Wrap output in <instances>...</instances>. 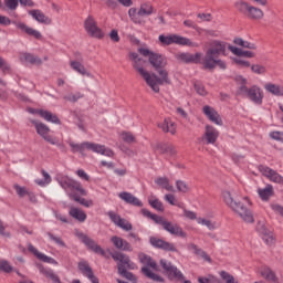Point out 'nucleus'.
Masks as SVG:
<instances>
[{"label":"nucleus","mask_w":283,"mask_h":283,"mask_svg":"<svg viewBox=\"0 0 283 283\" xmlns=\"http://www.w3.org/2000/svg\"><path fill=\"white\" fill-rule=\"evenodd\" d=\"M31 125H34L35 132L41 138H43L50 145H56V138L50 135V126L39 122L36 119H30Z\"/></svg>","instance_id":"nucleus-12"},{"label":"nucleus","mask_w":283,"mask_h":283,"mask_svg":"<svg viewBox=\"0 0 283 283\" xmlns=\"http://www.w3.org/2000/svg\"><path fill=\"white\" fill-rule=\"evenodd\" d=\"M38 268L40 269V273H42V275H45V277H49V280H51L53 283H62L61 277H59V275H56L53 270H46L41 264L38 265Z\"/></svg>","instance_id":"nucleus-31"},{"label":"nucleus","mask_w":283,"mask_h":283,"mask_svg":"<svg viewBox=\"0 0 283 283\" xmlns=\"http://www.w3.org/2000/svg\"><path fill=\"white\" fill-rule=\"evenodd\" d=\"M4 6L9 10H17L19 8V0H4Z\"/></svg>","instance_id":"nucleus-58"},{"label":"nucleus","mask_w":283,"mask_h":283,"mask_svg":"<svg viewBox=\"0 0 283 283\" xmlns=\"http://www.w3.org/2000/svg\"><path fill=\"white\" fill-rule=\"evenodd\" d=\"M72 70L81 74L82 76H87L88 78H94V75L90 72H87V69H85V65H83V62H71L70 63Z\"/></svg>","instance_id":"nucleus-26"},{"label":"nucleus","mask_w":283,"mask_h":283,"mask_svg":"<svg viewBox=\"0 0 283 283\" xmlns=\"http://www.w3.org/2000/svg\"><path fill=\"white\" fill-rule=\"evenodd\" d=\"M190 249L193 251L195 255H199V258H202L203 260H206V262H212L211 256H209V254L206 251L200 249L195 243L190 244Z\"/></svg>","instance_id":"nucleus-36"},{"label":"nucleus","mask_w":283,"mask_h":283,"mask_svg":"<svg viewBox=\"0 0 283 283\" xmlns=\"http://www.w3.org/2000/svg\"><path fill=\"white\" fill-rule=\"evenodd\" d=\"M159 43H161V45H174L175 43L176 45H188V48L196 46V43H193L190 39L178 34H161L159 35Z\"/></svg>","instance_id":"nucleus-9"},{"label":"nucleus","mask_w":283,"mask_h":283,"mask_svg":"<svg viewBox=\"0 0 283 283\" xmlns=\"http://www.w3.org/2000/svg\"><path fill=\"white\" fill-rule=\"evenodd\" d=\"M262 277H264V280H266L268 282H277V276H275V272H273V270H271L270 268H265L262 272H261Z\"/></svg>","instance_id":"nucleus-41"},{"label":"nucleus","mask_w":283,"mask_h":283,"mask_svg":"<svg viewBox=\"0 0 283 283\" xmlns=\"http://www.w3.org/2000/svg\"><path fill=\"white\" fill-rule=\"evenodd\" d=\"M258 169H259L260 174H262V176H264L265 178H269V176H271V172L273 171L272 168H270L269 166H265V165H259Z\"/></svg>","instance_id":"nucleus-56"},{"label":"nucleus","mask_w":283,"mask_h":283,"mask_svg":"<svg viewBox=\"0 0 283 283\" xmlns=\"http://www.w3.org/2000/svg\"><path fill=\"white\" fill-rule=\"evenodd\" d=\"M69 216L77 220L78 222H85L87 220V213L78 208H71L69 211Z\"/></svg>","instance_id":"nucleus-30"},{"label":"nucleus","mask_w":283,"mask_h":283,"mask_svg":"<svg viewBox=\"0 0 283 283\" xmlns=\"http://www.w3.org/2000/svg\"><path fill=\"white\" fill-rule=\"evenodd\" d=\"M76 235L88 251H92L93 253H96V255H102V258H105L106 252L98 243H96V241H94V239L90 238L83 232H77Z\"/></svg>","instance_id":"nucleus-11"},{"label":"nucleus","mask_w":283,"mask_h":283,"mask_svg":"<svg viewBox=\"0 0 283 283\" xmlns=\"http://www.w3.org/2000/svg\"><path fill=\"white\" fill-rule=\"evenodd\" d=\"M111 241L113 242V244L116 249H118L119 251L123 250V243L125 242V239L114 235V237H112Z\"/></svg>","instance_id":"nucleus-51"},{"label":"nucleus","mask_w":283,"mask_h":283,"mask_svg":"<svg viewBox=\"0 0 283 283\" xmlns=\"http://www.w3.org/2000/svg\"><path fill=\"white\" fill-rule=\"evenodd\" d=\"M234 8H237L240 14L251 19V21H260V19H264V11L258 7H253L244 1H238L234 3Z\"/></svg>","instance_id":"nucleus-6"},{"label":"nucleus","mask_w":283,"mask_h":283,"mask_svg":"<svg viewBox=\"0 0 283 283\" xmlns=\"http://www.w3.org/2000/svg\"><path fill=\"white\" fill-rule=\"evenodd\" d=\"M46 235L50 238V240H52V242H55V244H57L59 247H62V248L66 247L64 240L61 239L60 237H54L52 232H46Z\"/></svg>","instance_id":"nucleus-53"},{"label":"nucleus","mask_w":283,"mask_h":283,"mask_svg":"<svg viewBox=\"0 0 283 283\" xmlns=\"http://www.w3.org/2000/svg\"><path fill=\"white\" fill-rule=\"evenodd\" d=\"M160 266L164 269L165 275H167L168 280H177L178 282H184L185 274L177 266L171 264L165 259L160 260Z\"/></svg>","instance_id":"nucleus-10"},{"label":"nucleus","mask_w":283,"mask_h":283,"mask_svg":"<svg viewBox=\"0 0 283 283\" xmlns=\"http://www.w3.org/2000/svg\"><path fill=\"white\" fill-rule=\"evenodd\" d=\"M165 231L170 233V235H176L177 238H187V232H185L178 223H172L171 221L165 220L163 217L159 223Z\"/></svg>","instance_id":"nucleus-14"},{"label":"nucleus","mask_w":283,"mask_h":283,"mask_svg":"<svg viewBox=\"0 0 283 283\" xmlns=\"http://www.w3.org/2000/svg\"><path fill=\"white\" fill-rule=\"evenodd\" d=\"M139 54L142 56H148V63L153 67L156 73H150V90L158 94L160 92V86L158 85H171V78H169V72L165 70L168 65L167 56L160 53H156L150 51L149 49L139 48L138 49Z\"/></svg>","instance_id":"nucleus-1"},{"label":"nucleus","mask_w":283,"mask_h":283,"mask_svg":"<svg viewBox=\"0 0 283 283\" xmlns=\"http://www.w3.org/2000/svg\"><path fill=\"white\" fill-rule=\"evenodd\" d=\"M176 59L179 63H186L187 65H189V63L200 65V63H202V53H178Z\"/></svg>","instance_id":"nucleus-15"},{"label":"nucleus","mask_w":283,"mask_h":283,"mask_svg":"<svg viewBox=\"0 0 283 283\" xmlns=\"http://www.w3.org/2000/svg\"><path fill=\"white\" fill-rule=\"evenodd\" d=\"M84 28L87 34L94 39H103L105 36V33H103V30L96 25V20H94V17L92 15H88L84 21Z\"/></svg>","instance_id":"nucleus-13"},{"label":"nucleus","mask_w":283,"mask_h":283,"mask_svg":"<svg viewBox=\"0 0 283 283\" xmlns=\"http://www.w3.org/2000/svg\"><path fill=\"white\" fill-rule=\"evenodd\" d=\"M149 243L151 244V247H154V249H161V251H171L172 253H176L178 251L174 243L167 242L156 237H150Z\"/></svg>","instance_id":"nucleus-16"},{"label":"nucleus","mask_w":283,"mask_h":283,"mask_svg":"<svg viewBox=\"0 0 283 283\" xmlns=\"http://www.w3.org/2000/svg\"><path fill=\"white\" fill-rule=\"evenodd\" d=\"M0 70H2L3 74L9 73L11 70L10 64L7 63L2 56H0Z\"/></svg>","instance_id":"nucleus-59"},{"label":"nucleus","mask_w":283,"mask_h":283,"mask_svg":"<svg viewBox=\"0 0 283 283\" xmlns=\"http://www.w3.org/2000/svg\"><path fill=\"white\" fill-rule=\"evenodd\" d=\"M28 249H29L30 253H33V255H35V258H38V260H41V262H46V264H59V262L56 260H54V258L48 256V255L39 252V250L36 248H34V245H32V243H29Z\"/></svg>","instance_id":"nucleus-23"},{"label":"nucleus","mask_w":283,"mask_h":283,"mask_svg":"<svg viewBox=\"0 0 283 283\" xmlns=\"http://www.w3.org/2000/svg\"><path fill=\"white\" fill-rule=\"evenodd\" d=\"M142 214L144 216V218H149L150 220H153L156 224H158L163 219V217L151 213V211L147 210L146 208L142 209Z\"/></svg>","instance_id":"nucleus-42"},{"label":"nucleus","mask_w":283,"mask_h":283,"mask_svg":"<svg viewBox=\"0 0 283 283\" xmlns=\"http://www.w3.org/2000/svg\"><path fill=\"white\" fill-rule=\"evenodd\" d=\"M129 60L133 61V67L140 74V76L144 78V81L147 83L148 87H151V83L154 80H151V73L147 72L143 67V63H145V60L143 57H138V53L130 52L129 53Z\"/></svg>","instance_id":"nucleus-8"},{"label":"nucleus","mask_w":283,"mask_h":283,"mask_svg":"<svg viewBox=\"0 0 283 283\" xmlns=\"http://www.w3.org/2000/svg\"><path fill=\"white\" fill-rule=\"evenodd\" d=\"M13 189L17 191V195L19 198H25L28 196L29 191L25 189V187L19 186V184L13 185Z\"/></svg>","instance_id":"nucleus-52"},{"label":"nucleus","mask_w":283,"mask_h":283,"mask_svg":"<svg viewBox=\"0 0 283 283\" xmlns=\"http://www.w3.org/2000/svg\"><path fill=\"white\" fill-rule=\"evenodd\" d=\"M70 147L72 148L73 154H81V156H85V150L93 151V154H101L102 156H107L108 158H113L114 150L105 147V145L94 144L92 142H84L82 144L71 143Z\"/></svg>","instance_id":"nucleus-4"},{"label":"nucleus","mask_w":283,"mask_h":283,"mask_svg":"<svg viewBox=\"0 0 283 283\" xmlns=\"http://www.w3.org/2000/svg\"><path fill=\"white\" fill-rule=\"evenodd\" d=\"M222 196L227 207H230L234 213H238L240 218L244 220V222H254L253 213L250 212L247 207H244V203L233 199V196H231L230 191H223Z\"/></svg>","instance_id":"nucleus-5"},{"label":"nucleus","mask_w":283,"mask_h":283,"mask_svg":"<svg viewBox=\"0 0 283 283\" xmlns=\"http://www.w3.org/2000/svg\"><path fill=\"white\" fill-rule=\"evenodd\" d=\"M142 273H144L146 277H149V280H154V282H165V279H163V276L151 272V270H149V268L147 266L142 268Z\"/></svg>","instance_id":"nucleus-37"},{"label":"nucleus","mask_w":283,"mask_h":283,"mask_svg":"<svg viewBox=\"0 0 283 283\" xmlns=\"http://www.w3.org/2000/svg\"><path fill=\"white\" fill-rule=\"evenodd\" d=\"M148 203L150 205V207H153V209H156V211H160V212L165 211V207L163 206V202L158 199H155V200L149 199Z\"/></svg>","instance_id":"nucleus-48"},{"label":"nucleus","mask_w":283,"mask_h":283,"mask_svg":"<svg viewBox=\"0 0 283 283\" xmlns=\"http://www.w3.org/2000/svg\"><path fill=\"white\" fill-rule=\"evenodd\" d=\"M40 117L45 119L46 123H53V125H61V119L59 118V116L50 111L44 109L43 112H40Z\"/></svg>","instance_id":"nucleus-28"},{"label":"nucleus","mask_w":283,"mask_h":283,"mask_svg":"<svg viewBox=\"0 0 283 283\" xmlns=\"http://www.w3.org/2000/svg\"><path fill=\"white\" fill-rule=\"evenodd\" d=\"M202 112L211 123H214V125H223L222 117H220V114L217 113L213 107L206 105L203 106Z\"/></svg>","instance_id":"nucleus-20"},{"label":"nucleus","mask_w":283,"mask_h":283,"mask_svg":"<svg viewBox=\"0 0 283 283\" xmlns=\"http://www.w3.org/2000/svg\"><path fill=\"white\" fill-rule=\"evenodd\" d=\"M111 258L117 262V271L122 277H125V280H128L129 282H136V276L134 273L127 271V269L130 271L136 269V263L132 261L129 255L123 252H113L111 253Z\"/></svg>","instance_id":"nucleus-3"},{"label":"nucleus","mask_w":283,"mask_h":283,"mask_svg":"<svg viewBox=\"0 0 283 283\" xmlns=\"http://www.w3.org/2000/svg\"><path fill=\"white\" fill-rule=\"evenodd\" d=\"M107 216L112 220V222H114V224L119 227V229H123L124 231H132V229H133L132 223H129V222L125 223V219L120 218V216L116 214V212L108 211Z\"/></svg>","instance_id":"nucleus-21"},{"label":"nucleus","mask_w":283,"mask_h":283,"mask_svg":"<svg viewBox=\"0 0 283 283\" xmlns=\"http://www.w3.org/2000/svg\"><path fill=\"white\" fill-rule=\"evenodd\" d=\"M128 17L133 23H140V20L138 18L140 15L138 14V10L136 8H130L128 10Z\"/></svg>","instance_id":"nucleus-46"},{"label":"nucleus","mask_w":283,"mask_h":283,"mask_svg":"<svg viewBox=\"0 0 283 283\" xmlns=\"http://www.w3.org/2000/svg\"><path fill=\"white\" fill-rule=\"evenodd\" d=\"M138 258H139V262H140L142 264H145L146 266L149 264V262H150V260H151V256H149V255H147V254H145V253H140V254L138 255Z\"/></svg>","instance_id":"nucleus-63"},{"label":"nucleus","mask_w":283,"mask_h":283,"mask_svg":"<svg viewBox=\"0 0 283 283\" xmlns=\"http://www.w3.org/2000/svg\"><path fill=\"white\" fill-rule=\"evenodd\" d=\"M77 269L81 271L82 275H85V277H92V274L94 273V270H92V266H90L87 261L78 262Z\"/></svg>","instance_id":"nucleus-33"},{"label":"nucleus","mask_w":283,"mask_h":283,"mask_svg":"<svg viewBox=\"0 0 283 283\" xmlns=\"http://www.w3.org/2000/svg\"><path fill=\"white\" fill-rule=\"evenodd\" d=\"M193 87H195L197 94H199V96H207V88H205V84L202 82L195 81Z\"/></svg>","instance_id":"nucleus-44"},{"label":"nucleus","mask_w":283,"mask_h":283,"mask_svg":"<svg viewBox=\"0 0 283 283\" xmlns=\"http://www.w3.org/2000/svg\"><path fill=\"white\" fill-rule=\"evenodd\" d=\"M13 25H15L18 30H21V32H24L29 36H33V39H36L38 41L43 39V34H41L36 29L28 27L24 22L13 21Z\"/></svg>","instance_id":"nucleus-18"},{"label":"nucleus","mask_w":283,"mask_h":283,"mask_svg":"<svg viewBox=\"0 0 283 283\" xmlns=\"http://www.w3.org/2000/svg\"><path fill=\"white\" fill-rule=\"evenodd\" d=\"M83 93L71 94L66 97V101H70L71 103H76L80 101V98H83Z\"/></svg>","instance_id":"nucleus-61"},{"label":"nucleus","mask_w":283,"mask_h":283,"mask_svg":"<svg viewBox=\"0 0 283 283\" xmlns=\"http://www.w3.org/2000/svg\"><path fill=\"white\" fill-rule=\"evenodd\" d=\"M0 271H3V273H12L14 271V268L10 265V263L6 260L0 261Z\"/></svg>","instance_id":"nucleus-50"},{"label":"nucleus","mask_w":283,"mask_h":283,"mask_svg":"<svg viewBox=\"0 0 283 283\" xmlns=\"http://www.w3.org/2000/svg\"><path fill=\"white\" fill-rule=\"evenodd\" d=\"M258 193L263 202H269L271 197L274 196L275 191L273 190V186L271 184H268L265 188H259Z\"/></svg>","instance_id":"nucleus-25"},{"label":"nucleus","mask_w":283,"mask_h":283,"mask_svg":"<svg viewBox=\"0 0 283 283\" xmlns=\"http://www.w3.org/2000/svg\"><path fill=\"white\" fill-rule=\"evenodd\" d=\"M176 188L180 193H189V191H191V188L189 187V185L186 184V181L184 180H177Z\"/></svg>","instance_id":"nucleus-43"},{"label":"nucleus","mask_w":283,"mask_h":283,"mask_svg":"<svg viewBox=\"0 0 283 283\" xmlns=\"http://www.w3.org/2000/svg\"><path fill=\"white\" fill-rule=\"evenodd\" d=\"M159 129H163L165 134H176V124L171 119L166 118L161 124H158Z\"/></svg>","instance_id":"nucleus-27"},{"label":"nucleus","mask_w":283,"mask_h":283,"mask_svg":"<svg viewBox=\"0 0 283 283\" xmlns=\"http://www.w3.org/2000/svg\"><path fill=\"white\" fill-rule=\"evenodd\" d=\"M233 43L234 45H240V48H247L248 50H258L255 43L244 41L242 38H234Z\"/></svg>","instance_id":"nucleus-39"},{"label":"nucleus","mask_w":283,"mask_h":283,"mask_svg":"<svg viewBox=\"0 0 283 283\" xmlns=\"http://www.w3.org/2000/svg\"><path fill=\"white\" fill-rule=\"evenodd\" d=\"M251 72H253V74H266V66L262 64H252Z\"/></svg>","instance_id":"nucleus-49"},{"label":"nucleus","mask_w":283,"mask_h":283,"mask_svg":"<svg viewBox=\"0 0 283 283\" xmlns=\"http://www.w3.org/2000/svg\"><path fill=\"white\" fill-rule=\"evenodd\" d=\"M57 182L64 191H72L71 193H74V191H77L80 196H87V190L83 188V185L80 181H76L69 176H62L57 178Z\"/></svg>","instance_id":"nucleus-7"},{"label":"nucleus","mask_w":283,"mask_h":283,"mask_svg":"<svg viewBox=\"0 0 283 283\" xmlns=\"http://www.w3.org/2000/svg\"><path fill=\"white\" fill-rule=\"evenodd\" d=\"M239 78H241V83H242V85L239 88V92L240 94H244L245 97H248L251 88L247 87V78L242 75H240Z\"/></svg>","instance_id":"nucleus-47"},{"label":"nucleus","mask_w":283,"mask_h":283,"mask_svg":"<svg viewBox=\"0 0 283 283\" xmlns=\"http://www.w3.org/2000/svg\"><path fill=\"white\" fill-rule=\"evenodd\" d=\"M220 55L227 56V42L214 40L202 60V70L213 72L217 66L227 70V62L218 59Z\"/></svg>","instance_id":"nucleus-2"},{"label":"nucleus","mask_w":283,"mask_h":283,"mask_svg":"<svg viewBox=\"0 0 283 283\" xmlns=\"http://www.w3.org/2000/svg\"><path fill=\"white\" fill-rule=\"evenodd\" d=\"M270 136L273 140H279L280 143H283V132H272Z\"/></svg>","instance_id":"nucleus-64"},{"label":"nucleus","mask_w":283,"mask_h":283,"mask_svg":"<svg viewBox=\"0 0 283 283\" xmlns=\"http://www.w3.org/2000/svg\"><path fill=\"white\" fill-rule=\"evenodd\" d=\"M119 198L124 200L127 205H132L133 207H143V201L132 195L130 192L123 191L119 193Z\"/></svg>","instance_id":"nucleus-24"},{"label":"nucleus","mask_w":283,"mask_h":283,"mask_svg":"<svg viewBox=\"0 0 283 283\" xmlns=\"http://www.w3.org/2000/svg\"><path fill=\"white\" fill-rule=\"evenodd\" d=\"M247 98H249L251 103H254V105H262L264 101V92L262 91V88H260V86L253 85L250 88Z\"/></svg>","instance_id":"nucleus-17"},{"label":"nucleus","mask_w":283,"mask_h":283,"mask_svg":"<svg viewBox=\"0 0 283 283\" xmlns=\"http://www.w3.org/2000/svg\"><path fill=\"white\" fill-rule=\"evenodd\" d=\"M219 136H220V132H218L216 127L211 125L206 126V132L203 135V140H206V145H216Z\"/></svg>","instance_id":"nucleus-19"},{"label":"nucleus","mask_w":283,"mask_h":283,"mask_svg":"<svg viewBox=\"0 0 283 283\" xmlns=\"http://www.w3.org/2000/svg\"><path fill=\"white\" fill-rule=\"evenodd\" d=\"M270 207L274 213H277L283 218V207L280 203H272Z\"/></svg>","instance_id":"nucleus-62"},{"label":"nucleus","mask_w":283,"mask_h":283,"mask_svg":"<svg viewBox=\"0 0 283 283\" xmlns=\"http://www.w3.org/2000/svg\"><path fill=\"white\" fill-rule=\"evenodd\" d=\"M23 59L27 63H30L31 65H43V60L41 57L35 56L31 53H24Z\"/></svg>","instance_id":"nucleus-38"},{"label":"nucleus","mask_w":283,"mask_h":283,"mask_svg":"<svg viewBox=\"0 0 283 283\" xmlns=\"http://www.w3.org/2000/svg\"><path fill=\"white\" fill-rule=\"evenodd\" d=\"M256 231L258 233H260L261 235H269L270 231L269 229H266V226L264 224V222L259 221L256 223Z\"/></svg>","instance_id":"nucleus-55"},{"label":"nucleus","mask_w":283,"mask_h":283,"mask_svg":"<svg viewBox=\"0 0 283 283\" xmlns=\"http://www.w3.org/2000/svg\"><path fill=\"white\" fill-rule=\"evenodd\" d=\"M264 90L274 96H283V86L275 85L273 83H268L264 86Z\"/></svg>","instance_id":"nucleus-34"},{"label":"nucleus","mask_w":283,"mask_h":283,"mask_svg":"<svg viewBox=\"0 0 283 283\" xmlns=\"http://www.w3.org/2000/svg\"><path fill=\"white\" fill-rule=\"evenodd\" d=\"M156 11L154 10V6L149 3H143L138 10L139 17H151Z\"/></svg>","instance_id":"nucleus-35"},{"label":"nucleus","mask_w":283,"mask_h":283,"mask_svg":"<svg viewBox=\"0 0 283 283\" xmlns=\"http://www.w3.org/2000/svg\"><path fill=\"white\" fill-rule=\"evenodd\" d=\"M233 63H235V65H240V67H251V62L247 60L234 57Z\"/></svg>","instance_id":"nucleus-60"},{"label":"nucleus","mask_w":283,"mask_h":283,"mask_svg":"<svg viewBox=\"0 0 283 283\" xmlns=\"http://www.w3.org/2000/svg\"><path fill=\"white\" fill-rule=\"evenodd\" d=\"M157 151L159 154H168L169 156H176V147L170 144H159L156 147Z\"/></svg>","instance_id":"nucleus-32"},{"label":"nucleus","mask_w":283,"mask_h":283,"mask_svg":"<svg viewBox=\"0 0 283 283\" xmlns=\"http://www.w3.org/2000/svg\"><path fill=\"white\" fill-rule=\"evenodd\" d=\"M30 17L38 21V23H42L43 25H52V19L50 17L45 15L43 11L39 9H33L29 11Z\"/></svg>","instance_id":"nucleus-22"},{"label":"nucleus","mask_w":283,"mask_h":283,"mask_svg":"<svg viewBox=\"0 0 283 283\" xmlns=\"http://www.w3.org/2000/svg\"><path fill=\"white\" fill-rule=\"evenodd\" d=\"M268 178L271 182H276L277 185H282L283 182L282 175H279L275 170H272Z\"/></svg>","instance_id":"nucleus-45"},{"label":"nucleus","mask_w":283,"mask_h":283,"mask_svg":"<svg viewBox=\"0 0 283 283\" xmlns=\"http://www.w3.org/2000/svg\"><path fill=\"white\" fill-rule=\"evenodd\" d=\"M220 276L222 277V280L226 281V283H238V281H235V277H233V275H231L227 271H221Z\"/></svg>","instance_id":"nucleus-54"},{"label":"nucleus","mask_w":283,"mask_h":283,"mask_svg":"<svg viewBox=\"0 0 283 283\" xmlns=\"http://www.w3.org/2000/svg\"><path fill=\"white\" fill-rule=\"evenodd\" d=\"M122 136L124 143H127L128 145H132V143H136V137L132 133H123Z\"/></svg>","instance_id":"nucleus-57"},{"label":"nucleus","mask_w":283,"mask_h":283,"mask_svg":"<svg viewBox=\"0 0 283 283\" xmlns=\"http://www.w3.org/2000/svg\"><path fill=\"white\" fill-rule=\"evenodd\" d=\"M67 197L70 200H74V202H78V205H82V207H93L94 202L92 200H87L85 198H81L76 192H69Z\"/></svg>","instance_id":"nucleus-29"},{"label":"nucleus","mask_w":283,"mask_h":283,"mask_svg":"<svg viewBox=\"0 0 283 283\" xmlns=\"http://www.w3.org/2000/svg\"><path fill=\"white\" fill-rule=\"evenodd\" d=\"M156 185H158L159 187H163V189H166V191H175L174 190V186H171L169 184V178L167 177H158L155 180Z\"/></svg>","instance_id":"nucleus-40"}]
</instances>
